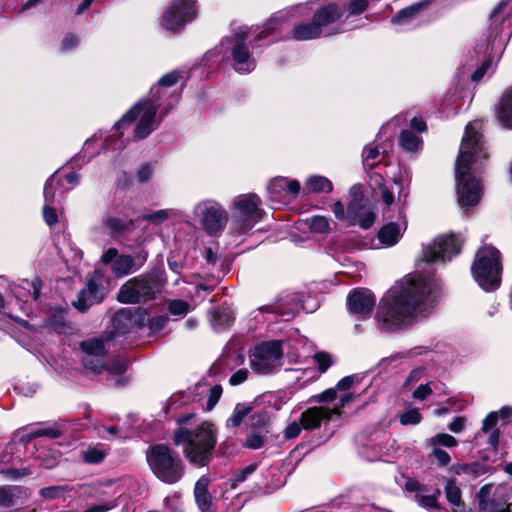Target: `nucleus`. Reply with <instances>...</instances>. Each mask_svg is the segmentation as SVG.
Returning a JSON list of instances; mask_svg holds the SVG:
<instances>
[{
	"mask_svg": "<svg viewBox=\"0 0 512 512\" xmlns=\"http://www.w3.org/2000/svg\"><path fill=\"white\" fill-rule=\"evenodd\" d=\"M438 296L432 279L410 277L394 285L382 299L377 313L383 329L392 331L409 324L413 317L430 313Z\"/></svg>",
	"mask_w": 512,
	"mask_h": 512,
	"instance_id": "f257e3e1",
	"label": "nucleus"
},
{
	"mask_svg": "<svg viewBox=\"0 0 512 512\" xmlns=\"http://www.w3.org/2000/svg\"><path fill=\"white\" fill-rule=\"evenodd\" d=\"M480 129L479 121L466 126L455 162L456 190L461 208L476 206L482 197V184L477 172L488 158V153Z\"/></svg>",
	"mask_w": 512,
	"mask_h": 512,
	"instance_id": "f03ea898",
	"label": "nucleus"
},
{
	"mask_svg": "<svg viewBox=\"0 0 512 512\" xmlns=\"http://www.w3.org/2000/svg\"><path fill=\"white\" fill-rule=\"evenodd\" d=\"M310 9L307 4H299L290 8L287 11H281L271 17L269 21L263 26V29L256 33L253 28L239 27L233 35L225 38L217 47L219 53H224V58L232 59V66L238 73H249L256 67V60L251 56L246 40L251 35H255V40L260 41L272 35L273 31L278 29L286 19H296L298 16L310 15Z\"/></svg>",
	"mask_w": 512,
	"mask_h": 512,
	"instance_id": "7ed1b4c3",
	"label": "nucleus"
},
{
	"mask_svg": "<svg viewBox=\"0 0 512 512\" xmlns=\"http://www.w3.org/2000/svg\"><path fill=\"white\" fill-rule=\"evenodd\" d=\"M173 443L183 446V454L191 464L206 466L212 459L217 443L216 428L207 421L193 429L180 427L174 431Z\"/></svg>",
	"mask_w": 512,
	"mask_h": 512,
	"instance_id": "20e7f679",
	"label": "nucleus"
},
{
	"mask_svg": "<svg viewBox=\"0 0 512 512\" xmlns=\"http://www.w3.org/2000/svg\"><path fill=\"white\" fill-rule=\"evenodd\" d=\"M161 103L157 99H143L135 104L118 122L114 125V131L107 136L106 147L115 150L122 149L125 144L123 140H116L115 137L123 135L120 132L127 124L135 122L134 135L135 139H144L150 135L160 124L161 118L156 116Z\"/></svg>",
	"mask_w": 512,
	"mask_h": 512,
	"instance_id": "39448f33",
	"label": "nucleus"
},
{
	"mask_svg": "<svg viewBox=\"0 0 512 512\" xmlns=\"http://www.w3.org/2000/svg\"><path fill=\"white\" fill-rule=\"evenodd\" d=\"M146 460L153 474L164 483L174 484L184 474V465L181 459L167 445L150 446L146 451Z\"/></svg>",
	"mask_w": 512,
	"mask_h": 512,
	"instance_id": "423d86ee",
	"label": "nucleus"
},
{
	"mask_svg": "<svg viewBox=\"0 0 512 512\" xmlns=\"http://www.w3.org/2000/svg\"><path fill=\"white\" fill-rule=\"evenodd\" d=\"M471 270L474 279L483 290L497 289L502 273L500 252L493 246L481 247L476 253Z\"/></svg>",
	"mask_w": 512,
	"mask_h": 512,
	"instance_id": "0eeeda50",
	"label": "nucleus"
},
{
	"mask_svg": "<svg viewBox=\"0 0 512 512\" xmlns=\"http://www.w3.org/2000/svg\"><path fill=\"white\" fill-rule=\"evenodd\" d=\"M260 204L261 200L256 194H243L234 199L230 207L231 229L234 233H247L262 219Z\"/></svg>",
	"mask_w": 512,
	"mask_h": 512,
	"instance_id": "6e6552de",
	"label": "nucleus"
},
{
	"mask_svg": "<svg viewBox=\"0 0 512 512\" xmlns=\"http://www.w3.org/2000/svg\"><path fill=\"white\" fill-rule=\"evenodd\" d=\"M342 15L341 9L335 4H329L317 10L310 22H300L292 29V37L297 41H306L319 38L322 35H331L325 28L336 22Z\"/></svg>",
	"mask_w": 512,
	"mask_h": 512,
	"instance_id": "1a4fd4ad",
	"label": "nucleus"
},
{
	"mask_svg": "<svg viewBox=\"0 0 512 512\" xmlns=\"http://www.w3.org/2000/svg\"><path fill=\"white\" fill-rule=\"evenodd\" d=\"M282 341H266L256 345L249 354L250 366L258 374L271 373L283 364Z\"/></svg>",
	"mask_w": 512,
	"mask_h": 512,
	"instance_id": "9d476101",
	"label": "nucleus"
},
{
	"mask_svg": "<svg viewBox=\"0 0 512 512\" xmlns=\"http://www.w3.org/2000/svg\"><path fill=\"white\" fill-rule=\"evenodd\" d=\"M159 291L157 281L150 276L141 275L125 282L117 295L121 303L135 304L155 298Z\"/></svg>",
	"mask_w": 512,
	"mask_h": 512,
	"instance_id": "9b49d317",
	"label": "nucleus"
},
{
	"mask_svg": "<svg viewBox=\"0 0 512 512\" xmlns=\"http://www.w3.org/2000/svg\"><path fill=\"white\" fill-rule=\"evenodd\" d=\"M194 216L201 227L210 235L221 232L227 225L228 213L224 207L213 200H204L195 205Z\"/></svg>",
	"mask_w": 512,
	"mask_h": 512,
	"instance_id": "f8f14e48",
	"label": "nucleus"
},
{
	"mask_svg": "<svg viewBox=\"0 0 512 512\" xmlns=\"http://www.w3.org/2000/svg\"><path fill=\"white\" fill-rule=\"evenodd\" d=\"M197 8L194 0H174L164 11L161 25L169 31H178L187 22L196 17Z\"/></svg>",
	"mask_w": 512,
	"mask_h": 512,
	"instance_id": "ddd939ff",
	"label": "nucleus"
},
{
	"mask_svg": "<svg viewBox=\"0 0 512 512\" xmlns=\"http://www.w3.org/2000/svg\"><path fill=\"white\" fill-rule=\"evenodd\" d=\"M462 243L463 240L456 234L439 236L424 248L423 259L428 263L449 261L460 252Z\"/></svg>",
	"mask_w": 512,
	"mask_h": 512,
	"instance_id": "4468645a",
	"label": "nucleus"
},
{
	"mask_svg": "<svg viewBox=\"0 0 512 512\" xmlns=\"http://www.w3.org/2000/svg\"><path fill=\"white\" fill-rule=\"evenodd\" d=\"M147 253L139 252L134 257L130 255H119L114 248L108 249L101 257L103 264H110L112 272L117 277H123L139 269L146 261Z\"/></svg>",
	"mask_w": 512,
	"mask_h": 512,
	"instance_id": "2eb2a0df",
	"label": "nucleus"
},
{
	"mask_svg": "<svg viewBox=\"0 0 512 512\" xmlns=\"http://www.w3.org/2000/svg\"><path fill=\"white\" fill-rule=\"evenodd\" d=\"M83 365L95 373L104 368L105 343L101 339H90L81 343Z\"/></svg>",
	"mask_w": 512,
	"mask_h": 512,
	"instance_id": "dca6fc26",
	"label": "nucleus"
},
{
	"mask_svg": "<svg viewBox=\"0 0 512 512\" xmlns=\"http://www.w3.org/2000/svg\"><path fill=\"white\" fill-rule=\"evenodd\" d=\"M103 298L102 276L95 273L88 279L86 287L78 293L73 304L79 311L83 312L89 306L101 302Z\"/></svg>",
	"mask_w": 512,
	"mask_h": 512,
	"instance_id": "f3484780",
	"label": "nucleus"
},
{
	"mask_svg": "<svg viewBox=\"0 0 512 512\" xmlns=\"http://www.w3.org/2000/svg\"><path fill=\"white\" fill-rule=\"evenodd\" d=\"M347 305L352 314L364 319L370 316L375 306V297L368 289H356L349 294Z\"/></svg>",
	"mask_w": 512,
	"mask_h": 512,
	"instance_id": "a211bd4d",
	"label": "nucleus"
},
{
	"mask_svg": "<svg viewBox=\"0 0 512 512\" xmlns=\"http://www.w3.org/2000/svg\"><path fill=\"white\" fill-rule=\"evenodd\" d=\"M60 181L61 178L56 173L46 182L44 186L43 194L45 198V205L43 207V217L49 226H52L58 221L56 210L54 207H52V204L55 202L56 189L60 186Z\"/></svg>",
	"mask_w": 512,
	"mask_h": 512,
	"instance_id": "6ab92c4d",
	"label": "nucleus"
},
{
	"mask_svg": "<svg viewBox=\"0 0 512 512\" xmlns=\"http://www.w3.org/2000/svg\"><path fill=\"white\" fill-rule=\"evenodd\" d=\"M406 229L407 222L405 218H402L398 222L383 225L378 231L377 237L382 246L392 247L399 242Z\"/></svg>",
	"mask_w": 512,
	"mask_h": 512,
	"instance_id": "aec40b11",
	"label": "nucleus"
},
{
	"mask_svg": "<svg viewBox=\"0 0 512 512\" xmlns=\"http://www.w3.org/2000/svg\"><path fill=\"white\" fill-rule=\"evenodd\" d=\"M332 413L338 410H330L325 407H312L301 414L300 423L304 429L318 428L323 420L332 418Z\"/></svg>",
	"mask_w": 512,
	"mask_h": 512,
	"instance_id": "412c9836",
	"label": "nucleus"
},
{
	"mask_svg": "<svg viewBox=\"0 0 512 512\" xmlns=\"http://www.w3.org/2000/svg\"><path fill=\"white\" fill-rule=\"evenodd\" d=\"M268 191L273 196H284L291 194L297 196L300 191V184L297 180H290L286 177H276L268 184Z\"/></svg>",
	"mask_w": 512,
	"mask_h": 512,
	"instance_id": "4be33fe9",
	"label": "nucleus"
},
{
	"mask_svg": "<svg viewBox=\"0 0 512 512\" xmlns=\"http://www.w3.org/2000/svg\"><path fill=\"white\" fill-rule=\"evenodd\" d=\"M209 482L210 480L207 476H202L195 484V500L201 512H213L212 496L207 489Z\"/></svg>",
	"mask_w": 512,
	"mask_h": 512,
	"instance_id": "5701e85b",
	"label": "nucleus"
},
{
	"mask_svg": "<svg viewBox=\"0 0 512 512\" xmlns=\"http://www.w3.org/2000/svg\"><path fill=\"white\" fill-rule=\"evenodd\" d=\"M497 118L502 126L512 129V87L500 99Z\"/></svg>",
	"mask_w": 512,
	"mask_h": 512,
	"instance_id": "b1692460",
	"label": "nucleus"
},
{
	"mask_svg": "<svg viewBox=\"0 0 512 512\" xmlns=\"http://www.w3.org/2000/svg\"><path fill=\"white\" fill-rule=\"evenodd\" d=\"M350 194L353 196V200L347 207V220L349 221V225H355L357 217H359V214L366 208V206L361 196L360 186H352Z\"/></svg>",
	"mask_w": 512,
	"mask_h": 512,
	"instance_id": "393cba45",
	"label": "nucleus"
},
{
	"mask_svg": "<svg viewBox=\"0 0 512 512\" xmlns=\"http://www.w3.org/2000/svg\"><path fill=\"white\" fill-rule=\"evenodd\" d=\"M180 75L177 71H172L162 76L158 84L151 89V98L157 99L161 103V97L164 95L162 88L171 87L178 83Z\"/></svg>",
	"mask_w": 512,
	"mask_h": 512,
	"instance_id": "a878e982",
	"label": "nucleus"
},
{
	"mask_svg": "<svg viewBox=\"0 0 512 512\" xmlns=\"http://www.w3.org/2000/svg\"><path fill=\"white\" fill-rule=\"evenodd\" d=\"M234 321V316L228 308L215 309L212 314L211 324L216 331H222Z\"/></svg>",
	"mask_w": 512,
	"mask_h": 512,
	"instance_id": "bb28decb",
	"label": "nucleus"
},
{
	"mask_svg": "<svg viewBox=\"0 0 512 512\" xmlns=\"http://www.w3.org/2000/svg\"><path fill=\"white\" fill-rule=\"evenodd\" d=\"M306 188L310 192H331L332 183L324 176L314 175L306 180Z\"/></svg>",
	"mask_w": 512,
	"mask_h": 512,
	"instance_id": "cd10ccee",
	"label": "nucleus"
},
{
	"mask_svg": "<svg viewBox=\"0 0 512 512\" xmlns=\"http://www.w3.org/2000/svg\"><path fill=\"white\" fill-rule=\"evenodd\" d=\"M399 144L404 150L415 152L421 147L422 141L414 132L404 130L400 134Z\"/></svg>",
	"mask_w": 512,
	"mask_h": 512,
	"instance_id": "c85d7f7f",
	"label": "nucleus"
},
{
	"mask_svg": "<svg viewBox=\"0 0 512 512\" xmlns=\"http://www.w3.org/2000/svg\"><path fill=\"white\" fill-rule=\"evenodd\" d=\"M427 445L431 448H439V446L453 448L458 445V441L450 434L438 433L427 440Z\"/></svg>",
	"mask_w": 512,
	"mask_h": 512,
	"instance_id": "c756f323",
	"label": "nucleus"
},
{
	"mask_svg": "<svg viewBox=\"0 0 512 512\" xmlns=\"http://www.w3.org/2000/svg\"><path fill=\"white\" fill-rule=\"evenodd\" d=\"M445 495L447 501L456 507L462 504V494L460 488L456 485L455 480H448L445 486Z\"/></svg>",
	"mask_w": 512,
	"mask_h": 512,
	"instance_id": "7c9ffc66",
	"label": "nucleus"
},
{
	"mask_svg": "<svg viewBox=\"0 0 512 512\" xmlns=\"http://www.w3.org/2000/svg\"><path fill=\"white\" fill-rule=\"evenodd\" d=\"M421 8H422L421 4H416V5H412V6H409L407 8H404V9L400 10L391 19V22L393 24H403V23H406L407 21L413 19L416 16V14L420 11Z\"/></svg>",
	"mask_w": 512,
	"mask_h": 512,
	"instance_id": "2f4dec72",
	"label": "nucleus"
},
{
	"mask_svg": "<svg viewBox=\"0 0 512 512\" xmlns=\"http://www.w3.org/2000/svg\"><path fill=\"white\" fill-rule=\"evenodd\" d=\"M19 490L16 486L0 487V506L11 507L16 503V492Z\"/></svg>",
	"mask_w": 512,
	"mask_h": 512,
	"instance_id": "473e14b6",
	"label": "nucleus"
},
{
	"mask_svg": "<svg viewBox=\"0 0 512 512\" xmlns=\"http://www.w3.org/2000/svg\"><path fill=\"white\" fill-rule=\"evenodd\" d=\"M250 407L244 404H237L232 416L227 420L226 426L227 427H237L239 426L243 419L249 414Z\"/></svg>",
	"mask_w": 512,
	"mask_h": 512,
	"instance_id": "72a5a7b5",
	"label": "nucleus"
},
{
	"mask_svg": "<svg viewBox=\"0 0 512 512\" xmlns=\"http://www.w3.org/2000/svg\"><path fill=\"white\" fill-rule=\"evenodd\" d=\"M174 214V211L171 209H161L152 213L144 214L141 216V219L149 221L155 225H159L165 222L169 217H171Z\"/></svg>",
	"mask_w": 512,
	"mask_h": 512,
	"instance_id": "f704fd0d",
	"label": "nucleus"
},
{
	"mask_svg": "<svg viewBox=\"0 0 512 512\" xmlns=\"http://www.w3.org/2000/svg\"><path fill=\"white\" fill-rule=\"evenodd\" d=\"M103 226L111 233H121L126 230L127 224L123 220L112 217V216H105L102 219Z\"/></svg>",
	"mask_w": 512,
	"mask_h": 512,
	"instance_id": "c9c22d12",
	"label": "nucleus"
},
{
	"mask_svg": "<svg viewBox=\"0 0 512 512\" xmlns=\"http://www.w3.org/2000/svg\"><path fill=\"white\" fill-rule=\"evenodd\" d=\"M309 228L316 233H327L330 229L329 220L324 216H313L308 220Z\"/></svg>",
	"mask_w": 512,
	"mask_h": 512,
	"instance_id": "e433bc0d",
	"label": "nucleus"
},
{
	"mask_svg": "<svg viewBox=\"0 0 512 512\" xmlns=\"http://www.w3.org/2000/svg\"><path fill=\"white\" fill-rule=\"evenodd\" d=\"M379 156V148L374 143H370L364 147L362 152V158L364 165L373 168L375 166V160Z\"/></svg>",
	"mask_w": 512,
	"mask_h": 512,
	"instance_id": "4c0bfd02",
	"label": "nucleus"
},
{
	"mask_svg": "<svg viewBox=\"0 0 512 512\" xmlns=\"http://www.w3.org/2000/svg\"><path fill=\"white\" fill-rule=\"evenodd\" d=\"M441 492L439 489H436L434 494L431 495H422V494H416L415 495V501L417 504L424 508H437L438 507V497L440 496Z\"/></svg>",
	"mask_w": 512,
	"mask_h": 512,
	"instance_id": "58836bf2",
	"label": "nucleus"
},
{
	"mask_svg": "<svg viewBox=\"0 0 512 512\" xmlns=\"http://www.w3.org/2000/svg\"><path fill=\"white\" fill-rule=\"evenodd\" d=\"M422 420V415L417 408H410L403 412L400 416V423L402 425H416Z\"/></svg>",
	"mask_w": 512,
	"mask_h": 512,
	"instance_id": "ea45409f",
	"label": "nucleus"
},
{
	"mask_svg": "<svg viewBox=\"0 0 512 512\" xmlns=\"http://www.w3.org/2000/svg\"><path fill=\"white\" fill-rule=\"evenodd\" d=\"M105 455L106 453L102 449L97 447H91L83 451V459L85 460V462L91 464L101 462L104 459Z\"/></svg>",
	"mask_w": 512,
	"mask_h": 512,
	"instance_id": "a19ab883",
	"label": "nucleus"
},
{
	"mask_svg": "<svg viewBox=\"0 0 512 512\" xmlns=\"http://www.w3.org/2000/svg\"><path fill=\"white\" fill-rule=\"evenodd\" d=\"M376 219L375 213L369 208H365L357 217L356 224H358L363 229H369L372 227Z\"/></svg>",
	"mask_w": 512,
	"mask_h": 512,
	"instance_id": "79ce46f5",
	"label": "nucleus"
},
{
	"mask_svg": "<svg viewBox=\"0 0 512 512\" xmlns=\"http://www.w3.org/2000/svg\"><path fill=\"white\" fill-rule=\"evenodd\" d=\"M189 308V304L183 300H173L168 305L170 313L178 316L187 314Z\"/></svg>",
	"mask_w": 512,
	"mask_h": 512,
	"instance_id": "37998d69",
	"label": "nucleus"
},
{
	"mask_svg": "<svg viewBox=\"0 0 512 512\" xmlns=\"http://www.w3.org/2000/svg\"><path fill=\"white\" fill-rule=\"evenodd\" d=\"M314 361L320 372H325L332 365V357L325 352H318L314 355Z\"/></svg>",
	"mask_w": 512,
	"mask_h": 512,
	"instance_id": "c03bdc74",
	"label": "nucleus"
},
{
	"mask_svg": "<svg viewBox=\"0 0 512 512\" xmlns=\"http://www.w3.org/2000/svg\"><path fill=\"white\" fill-rule=\"evenodd\" d=\"M165 512H184L179 496L172 495L165 499Z\"/></svg>",
	"mask_w": 512,
	"mask_h": 512,
	"instance_id": "a18cd8bd",
	"label": "nucleus"
},
{
	"mask_svg": "<svg viewBox=\"0 0 512 512\" xmlns=\"http://www.w3.org/2000/svg\"><path fill=\"white\" fill-rule=\"evenodd\" d=\"M256 469H257V464L252 463L244 468L237 470L234 475V481L235 482L245 481L251 474H253L256 471Z\"/></svg>",
	"mask_w": 512,
	"mask_h": 512,
	"instance_id": "49530a36",
	"label": "nucleus"
},
{
	"mask_svg": "<svg viewBox=\"0 0 512 512\" xmlns=\"http://www.w3.org/2000/svg\"><path fill=\"white\" fill-rule=\"evenodd\" d=\"M264 445V438L263 436H261L260 434H257V433H253L251 435H249L245 442H244V446L249 448V449H260L261 447H263Z\"/></svg>",
	"mask_w": 512,
	"mask_h": 512,
	"instance_id": "de8ad7c7",
	"label": "nucleus"
},
{
	"mask_svg": "<svg viewBox=\"0 0 512 512\" xmlns=\"http://www.w3.org/2000/svg\"><path fill=\"white\" fill-rule=\"evenodd\" d=\"M425 376V369L422 367L414 368L408 375L404 386L409 387L416 384Z\"/></svg>",
	"mask_w": 512,
	"mask_h": 512,
	"instance_id": "09e8293b",
	"label": "nucleus"
},
{
	"mask_svg": "<svg viewBox=\"0 0 512 512\" xmlns=\"http://www.w3.org/2000/svg\"><path fill=\"white\" fill-rule=\"evenodd\" d=\"M367 7V0H354L348 4L347 9L350 15H359L364 12Z\"/></svg>",
	"mask_w": 512,
	"mask_h": 512,
	"instance_id": "8fccbe9b",
	"label": "nucleus"
},
{
	"mask_svg": "<svg viewBox=\"0 0 512 512\" xmlns=\"http://www.w3.org/2000/svg\"><path fill=\"white\" fill-rule=\"evenodd\" d=\"M359 377L357 375H349L343 377L335 386L337 391L349 390L357 381Z\"/></svg>",
	"mask_w": 512,
	"mask_h": 512,
	"instance_id": "3c124183",
	"label": "nucleus"
},
{
	"mask_svg": "<svg viewBox=\"0 0 512 512\" xmlns=\"http://www.w3.org/2000/svg\"><path fill=\"white\" fill-rule=\"evenodd\" d=\"M64 492V488L61 486H51L41 489L40 494L45 499H54L61 496Z\"/></svg>",
	"mask_w": 512,
	"mask_h": 512,
	"instance_id": "603ef678",
	"label": "nucleus"
},
{
	"mask_svg": "<svg viewBox=\"0 0 512 512\" xmlns=\"http://www.w3.org/2000/svg\"><path fill=\"white\" fill-rule=\"evenodd\" d=\"M479 505L483 512H510L504 505H496L494 502H486L483 499L480 500Z\"/></svg>",
	"mask_w": 512,
	"mask_h": 512,
	"instance_id": "864d4df0",
	"label": "nucleus"
},
{
	"mask_svg": "<svg viewBox=\"0 0 512 512\" xmlns=\"http://www.w3.org/2000/svg\"><path fill=\"white\" fill-rule=\"evenodd\" d=\"M497 421H498V413L490 412L483 420L482 431L484 433H487L491 430H494L495 426L497 424Z\"/></svg>",
	"mask_w": 512,
	"mask_h": 512,
	"instance_id": "5fc2aeb1",
	"label": "nucleus"
},
{
	"mask_svg": "<svg viewBox=\"0 0 512 512\" xmlns=\"http://www.w3.org/2000/svg\"><path fill=\"white\" fill-rule=\"evenodd\" d=\"M117 506V503L115 500L113 501H107L100 504L92 505L88 509H86L83 512H108L115 508Z\"/></svg>",
	"mask_w": 512,
	"mask_h": 512,
	"instance_id": "6e6d98bb",
	"label": "nucleus"
},
{
	"mask_svg": "<svg viewBox=\"0 0 512 512\" xmlns=\"http://www.w3.org/2000/svg\"><path fill=\"white\" fill-rule=\"evenodd\" d=\"M153 176V168L148 165H142L137 171V179L141 183L148 182Z\"/></svg>",
	"mask_w": 512,
	"mask_h": 512,
	"instance_id": "4d7b16f0",
	"label": "nucleus"
},
{
	"mask_svg": "<svg viewBox=\"0 0 512 512\" xmlns=\"http://www.w3.org/2000/svg\"><path fill=\"white\" fill-rule=\"evenodd\" d=\"M432 455L440 466H446L451 461L449 454L440 448H432Z\"/></svg>",
	"mask_w": 512,
	"mask_h": 512,
	"instance_id": "13d9d810",
	"label": "nucleus"
},
{
	"mask_svg": "<svg viewBox=\"0 0 512 512\" xmlns=\"http://www.w3.org/2000/svg\"><path fill=\"white\" fill-rule=\"evenodd\" d=\"M80 40L79 38L74 34H67L61 44V49L63 51H70L73 48L77 47Z\"/></svg>",
	"mask_w": 512,
	"mask_h": 512,
	"instance_id": "bf43d9fd",
	"label": "nucleus"
},
{
	"mask_svg": "<svg viewBox=\"0 0 512 512\" xmlns=\"http://www.w3.org/2000/svg\"><path fill=\"white\" fill-rule=\"evenodd\" d=\"M167 322V316H156L150 320L149 327L153 332H159L166 326Z\"/></svg>",
	"mask_w": 512,
	"mask_h": 512,
	"instance_id": "052dcab7",
	"label": "nucleus"
},
{
	"mask_svg": "<svg viewBox=\"0 0 512 512\" xmlns=\"http://www.w3.org/2000/svg\"><path fill=\"white\" fill-rule=\"evenodd\" d=\"M432 393L429 384H421L413 392L412 397L416 400H424Z\"/></svg>",
	"mask_w": 512,
	"mask_h": 512,
	"instance_id": "680f3d73",
	"label": "nucleus"
},
{
	"mask_svg": "<svg viewBox=\"0 0 512 512\" xmlns=\"http://www.w3.org/2000/svg\"><path fill=\"white\" fill-rule=\"evenodd\" d=\"M0 473H4L9 479L16 480L21 477L30 475L31 472L28 468H21V469H8L7 471H1Z\"/></svg>",
	"mask_w": 512,
	"mask_h": 512,
	"instance_id": "e2e57ef3",
	"label": "nucleus"
},
{
	"mask_svg": "<svg viewBox=\"0 0 512 512\" xmlns=\"http://www.w3.org/2000/svg\"><path fill=\"white\" fill-rule=\"evenodd\" d=\"M273 313L279 314L285 321H289L294 318L296 315V309L294 307H289L287 309L282 308L280 305L274 307L272 310Z\"/></svg>",
	"mask_w": 512,
	"mask_h": 512,
	"instance_id": "0e129e2a",
	"label": "nucleus"
},
{
	"mask_svg": "<svg viewBox=\"0 0 512 512\" xmlns=\"http://www.w3.org/2000/svg\"><path fill=\"white\" fill-rule=\"evenodd\" d=\"M24 283H25L24 288H26V287L31 288L32 289V291H31L32 298L34 300H37L40 296L41 281L38 278H35L32 281L25 280Z\"/></svg>",
	"mask_w": 512,
	"mask_h": 512,
	"instance_id": "69168bd1",
	"label": "nucleus"
},
{
	"mask_svg": "<svg viewBox=\"0 0 512 512\" xmlns=\"http://www.w3.org/2000/svg\"><path fill=\"white\" fill-rule=\"evenodd\" d=\"M301 423H297L296 421L290 423L284 430V436L287 439H292L297 437L301 432Z\"/></svg>",
	"mask_w": 512,
	"mask_h": 512,
	"instance_id": "338daca9",
	"label": "nucleus"
},
{
	"mask_svg": "<svg viewBox=\"0 0 512 512\" xmlns=\"http://www.w3.org/2000/svg\"><path fill=\"white\" fill-rule=\"evenodd\" d=\"M247 377L248 371L246 369H239L231 375L229 382L231 385H239L243 383Z\"/></svg>",
	"mask_w": 512,
	"mask_h": 512,
	"instance_id": "774afa93",
	"label": "nucleus"
}]
</instances>
